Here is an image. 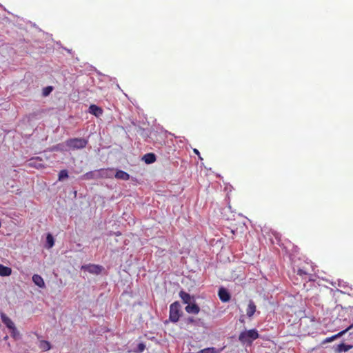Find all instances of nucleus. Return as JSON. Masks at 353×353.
I'll list each match as a JSON object with an SVG mask.
<instances>
[{
    "mask_svg": "<svg viewBox=\"0 0 353 353\" xmlns=\"http://www.w3.org/2000/svg\"><path fill=\"white\" fill-rule=\"evenodd\" d=\"M38 159H31L29 160V162L28 163V166L29 167H34V168H41L42 165L41 163H37V160Z\"/></svg>",
    "mask_w": 353,
    "mask_h": 353,
    "instance_id": "nucleus-22",
    "label": "nucleus"
},
{
    "mask_svg": "<svg viewBox=\"0 0 353 353\" xmlns=\"http://www.w3.org/2000/svg\"><path fill=\"white\" fill-rule=\"evenodd\" d=\"M352 348V345H345V343H340L336 348V351L338 352H347Z\"/></svg>",
    "mask_w": 353,
    "mask_h": 353,
    "instance_id": "nucleus-17",
    "label": "nucleus"
},
{
    "mask_svg": "<svg viewBox=\"0 0 353 353\" xmlns=\"http://www.w3.org/2000/svg\"><path fill=\"white\" fill-rule=\"evenodd\" d=\"M32 281L34 282L36 285L41 288L45 287V281H43V279L39 276V274H34L32 276Z\"/></svg>",
    "mask_w": 353,
    "mask_h": 353,
    "instance_id": "nucleus-10",
    "label": "nucleus"
},
{
    "mask_svg": "<svg viewBox=\"0 0 353 353\" xmlns=\"http://www.w3.org/2000/svg\"><path fill=\"white\" fill-rule=\"evenodd\" d=\"M81 268L93 274H99L103 270V266L99 265H83Z\"/></svg>",
    "mask_w": 353,
    "mask_h": 353,
    "instance_id": "nucleus-6",
    "label": "nucleus"
},
{
    "mask_svg": "<svg viewBox=\"0 0 353 353\" xmlns=\"http://www.w3.org/2000/svg\"><path fill=\"white\" fill-rule=\"evenodd\" d=\"M143 159L146 163H152L156 161V155L152 153L146 154L143 156Z\"/></svg>",
    "mask_w": 353,
    "mask_h": 353,
    "instance_id": "nucleus-16",
    "label": "nucleus"
},
{
    "mask_svg": "<svg viewBox=\"0 0 353 353\" xmlns=\"http://www.w3.org/2000/svg\"><path fill=\"white\" fill-rule=\"evenodd\" d=\"M259 338L258 330L252 329L249 330H244L239 335V340L241 343L247 344V345H252L254 340Z\"/></svg>",
    "mask_w": 353,
    "mask_h": 353,
    "instance_id": "nucleus-1",
    "label": "nucleus"
},
{
    "mask_svg": "<svg viewBox=\"0 0 353 353\" xmlns=\"http://www.w3.org/2000/svg\"><path fill=\"white\" fill-rule=\"evenodd\" d=\"M1 319L2 322L5 324V325L8 327V329L11 330L12 327H13L14 324L12 322V321L10 319V318H9L8 316V315H6V314L1 313Z\"/></svg>",
    "mask_w": 353,
    "mask_h": 353,
    "instance_id": "nucleus-8",
    "label": "nucleus"
},
{
    "mask_svg": "<svg viewBox=\"0 0 353 353\" xmlns=\"http://www.w3.org/2000/svg\"><path fill=\"white\" fill-rule=\"evenodd\" d=\"M145 350V345L143 343H139L137 346V352H142Z\"/></svg>",
    "mask_w": 353,
    "mask_h": 353,
    "instance_id": "nucleus-24",
    "label": "nucleus"
},
{
    "mask_svg": "<svg viewBox=\"0 0 353 353\" xmlns=\"http://www.w3.org/2000/svg\"><path fill=\"white\" fill-rule=\"evenodd\" d=\"M10 335L14 339H18L19 338L20 334L14 325L10 330Z\"/></svg>",
    "mask_w": 353,
    "mask_h": 353,
    "instance_id": "nucleus-21",
    "label": "nucleus"
},
{
    "mask_svg": "<svg viewBox=\"0 0 353 353\" xmlns=\"http://www.w3.org/2000/svg\"><path fill=\"white\" fill-rule=\"evenodd\" d=\"M52 90V86H48V87H46V89H44V93H43V94H44V95H48L49 93H50V92H51Z\"/></svg>",
    "mask_w": 353,
    "mask_h": 353,
    "instance_id": "nucleus-25",
    "label": "nucleus"
},
{
    "mask_svg": "<svg viewBox=\"0 0 353 353\" xmlns=\"http://www.w3.org/2000/svg\"><path fill=\"white\" fill-rule=\"evenodd\" d=\"M115 177L117 179H121V180H129L130 175L128 174V172L123 171V170H118L116 172Z\"/></svg>",
    "mask_w": 353,
    "mask_h": 353,
    "instance_id": "nucleus-14",
    "label": "nucleus"
},
{
    "mask_svg": "<svg viewBox=\"0 0 353 353\" xmlns=\"http://www.w3.org/2000/svg\"><path fill=\"white\" fill-rule=\"evenodd\" d=\"M185 311L190 314H198L200 311V308L196 304L188 305L185 307Z\"/></svg>",
    "mask_w": 353,
    "mask_h": 353,
    "instance_id": "nucleus-12",
    "label": "nucleus"
},
{
    "mask_svg": "<svg viewBox=\"0 0 353 353\" xmlns=\"http://www.w3.org/2000/svg\"><path fill=\"white\" fill-rule=\"evenodd\" d=\"M256 309V306L255 305L254 301H250L248 303V307H247V316L250 318L252 317V316L254 315L255 313Z\"/></svg>",
    "mask_w": 353,
    "mask_h": 353,
    "instance_id": "nucleus-11",
    "label": "nucleus"
},
{
    "mask_svg": "<svg viewBox=\"0 0 353 353\" xmlns=\"http://www.w3.org/2000/svg\"><path fill=\"white\" fill-rule=\"evenodd\" d=\"M352 327H353V324H352L351 325L347 327L345 330L340 331L338 334L332 335V336H331V337L326 338L325 339H324L322 343L324 344V343H330V342L334 341V340H335L336 339L341 337V336L345 334V333H347V332H348L350 330H352Z\"/></svg>",
    "mask_w": 353,
    "mask_h": 353,
    "instance_id": "nucleus-5",
    "label": "nucleus"
},
{
    "mask_svg": "<svg viewBox=\"0 0 353 353\" xmlns=\"http://www.w3.org/2000/svg\"><path fill=\"white\" fill-rule=\"evenodd\" d=\"M46 241L48 243V248H52L53 245H54V239L52 234H50V233L48 234L46 237Z\"/></svg>",
    "mask_w": 353,
    "mask_h": 353,
    "instance_id": "nucleus-20",
    "label": "nucleus"
},
{
    "mask_svg": "<svg viewBox=\"0 0 353 353\" xmlns=\"http://www.w3.org/2000/svg\"><path fill=\"white\" fill-rule=\"evenodd\" d=\"M39 347L41 350L48 351L51 348L50 343L47 341H41L39 344Z\"/></svg>",
    "mask_w": 353,
    "mask_h": 353,
    "instance_id": "nucleus-19",
    "label": "nucleus"
},
{
    "mask_svg": "<svg viewBox=\"0 0 353 353\" xmlns=\"http://www.w3.org/2000/svg\"><path fill=\"white\" fill-rule=\"evenodd\" d=\"M179 297L185 303H189L191 299L190 294L185 292L183 290L179 292Z\"/></svg>",
    "mask_w": 353,
    "mask_h": 353,
    "instance_id": "nucleus-15",
    "label": "nucleus"
},
{
    "mask_svg": "<svg viewBox=\"0 0 353 353\" xmlns=\"http://www.w3.org/2000/svg\"><path fill=\"white\" fill-rule=\"evenodd\" d=\"M220 350H216L214 347H205V349L201 350L196 353H219Z\"/></svg>",
    "mask_w": 353,
    "mask_h": 353,
    "instance_id": "nucleus-18",
    "label": "nucleus"
},
{
    "mask_svg": "<svg viewBox=\"0 0 353 353\" xmlns=\"http://www.w3.org/2000/svg\"><path fill=\"white\" fill-rule=\"evenodd\" d=\"M219 296L220 298V300L222 302H228L230 301L231 295L228 290L223 288V287H221V288L219 290Z\"/></svg>",
    "mask_w": 353,
    "mask_h": 353,
    "instance_id": "nucleus-7",
    "label": "nucleus"
},
{
    "mask_svg": "<svg viewBox=\"0 0 353 353\" xmlns=\"http://www.w3.org/2000/svg\"><path fill=\"white\" fill-rule=\"evenodd\" d=\"M294 270V272L303 279H309L314 270L312 264L307 261L302 262L300 265L296 266Z\"/></svg>",
    "mask_w": 353,
    "mask_h": 353,
    "instance_id": "nucleus-2",
    "label": "nucleus"
},
{
    "mask_svg": "<svg viewBox=\"0 0 353 353\" xmlns=\"http://www.w3.org/2000/svg\"><path fill=\"white\" fill-rule=\"evenodd\" d=\"M68 177V172L65 170H61L59 172L58 179L61 181L64 179H67Z\"/></svg>",
    "mask_w": 353,
    "mask_h": 353,
    "instance_id": "nucleus-23",
    "label": "nucleus"
},
{
    "mask_svg": "<svg viewBox=\"0 0 353 353\" xmlns=\"http://www.w3.org/2000/svg\"><path fill=\"white\" fill-rule=\"evenodd\" d=\"M89 112L90 114H94L97 117H99L101 114H103V110L101 108L96 105H91L89 107Z\"/></svg>",
    "mask_w": 353,
    "mask_h": 353,
    "instance_id": "nucleus-9",
    "label": "nucleus"
},
{
    "mask_svg": "<svg viewBox=\"0 0 353 353\" xmlns=\"http://www.w3.org/2000/svg\"><path fill=\"white\" fill-rule=\"evenodd\" d=\"M180 319V305L178 301L172 303L170 305V320L176 323Z\"/></svg>",
    "mask_w": 353,
    "mask_h": 353,
    "instance_id": "nucleus-4",
    "label": "nucleus"
},
{
    "mask_svg": "<svg viewBox=\"0 0 353 353\" xmlns=\"http://www.w3.org/2000/svg\"><path fill=\"white\" fill-rule=\"evenodd\" d=\"M12 273V269L8 266H5L0 264V276H9Z\"/></svg>",
    "mask_w": 353,
    "mask_h": 353,
    "instance_id": "nucleus-13",
    "label": "nucleus"
},
{
    "mask_svg": "<svg viewBox=\"0 0 353 353\" xmlns=\"http://www.w3.org/2000/svg\"><path fill=\"white\" fill-rule=\"evenodd\" d=\"M193 152L194 154H197V156L199 157L200 159H203L201 156L200 152L197 149H194Z\"/></svg>",
    "mask_w": 353,
    "mask_h": 353,
    "instance_id": "nucleus-26",
    "label": "nucleus"
},
{
    "mask_svg": "<svg viewBox=\"0 0 353 353\" xmlns=\"http://www.w3.org/2000/svg\"><path fill=\"white\" fill-rule=\"evenodd\" d=\"M0 228H1V222H0Z\"/></svg>",
    "mask_w": 353,
    "mask_h": 353,
    "instance_id": "nucleus-28",
    "label": "nucleus"
},
{
    "mask_svg": "<svg viewBox=\"0 0 353 353\" xmlns=\"http://www.w3.org/2000/svg\"><path fill=\"white\" fill-rule=\"evenodd\" d=\"M88 143V140L83 138L68 139L65 141L66 146L73 150H81V148H85Z\"/></svg>",
    "mask_w": 353,
    "mask_h": 353,
    "instance_id": "nucleus-3",
    "label": "nucleus"
},
{
    "mask_svg": "<svg viewBox=\"0 0 353 353\" xmlns=\"http://www.w3.org/2000/svg\"><path fill=\"white\" fill-rule=\"evenodd\" d=\"M188 321L190 323H192V322H194V319H193V318H188Z\"/></svg>",
    "mask_w": 353,
    "mask_h": 353,
    "instance_id": "nucleus-27",
    "label": "nucleus"
}]
</instances>
